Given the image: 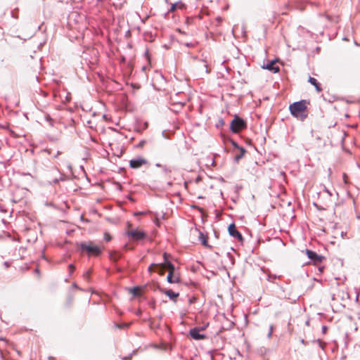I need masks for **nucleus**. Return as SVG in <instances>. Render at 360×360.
<instances>
[{
    "mask_svg": "<svg viewBox=\"0 0 360 360\" xmlns=\"http://www.w3.org/2000/svg\"><path fill=\"white\" fill-rule=\"evenodd\" d=\"M343 178H344L345 182L347 183V176L346 174H344Z\"/></svg>",
    "mask_w": 360,
    "mask_h": 360,
    "instance_id": "nucleus-25",
    "label": "nucleus"
},
{
    "mask_svg": "<svg viewBox=\"0 0 360 360\" xmlns=\"http://www.w3.org/2000/svg\"><path fill=\"white\" fill-rule=\"evenodd\" d=\"M127 235L135 240H140L146 237V233L143 231L138 229L128 230Z\"/></svg>",
    "mask_w": 360,
    "mask_h": 360,
    "instance_id": "nucleus-5",
    "label": "nucleus"
},
{
    "mask_svg": "<svg viewBox=\"0 0 360 360\" xmlns=\"http://www.w3.org/2000/svg\"><path fill=\"white\" fill-rule=\"evenodd\" d=\"M79 246L82 252L86 253L88 256H98L103 250L92 241L81 243Z\"/></svg>",
    "mask_w": 360,
    "mask_h": 360,
    "instance_id": "nucleus-2",
    "label": "nucleus"
},
{
    "mask_svg": "<svg viewBox=\"0 0 360 360\" xmlns=\"http://www.w3.org/2000/svg\"><path fill=\"white\" fill-rule=\"evenodd\" d=\"M157 271L160 276H163L165 274V270L167 269L166 262L164 261L163 264H157L156 266Z\"/></svg>",
    "mask_w": 360,
    "mask_h": 360,
    "instance_id": "nucleus-14",
    "label": "nucleus"
},
{
    "mask_svg": "<svg viewBox=\"0 0 360 360\" xmlns=\"http://www.w3.org/2000/svg\"><path fill=\"white\" fill-rule=\"evenodd\" d=\"M148 160L144 158H139L137 159L131 160L129 161V165L133 169H138L142 167L143 165H147Z\"/></svg>",
    "mask_w": 360,
    "mask_h": 360,
    "instance_id": "nucleus-7",
    "label": "nucleus"
},
{
    "mask_svg": "<svg viewBox=\"0 0 360 360\" xmlns=\"http://www.w3.org/2000/svg\"><path fill=\"white\" fill-rule=\"evenodd\" d=\"M205 327L203 328H192L189 333L192 338L200 340H204L205 339L206 336L203 334H201L200 332L201 330H205Z\"/></svg>",
    "mask_w": 360,
    "mask_h": 360,
    "instance_id": "nucleus-6",
    "label": "nucleus"
},
{
    "mask_svg": "<svg viewBox=\"0 0 360 360\" xmlns=\"http://www.w3.org/2000/svg\"><path fill=\"white\" fill-rule=\"evenodd\" d=\"M141 290L139 287H135V288H133L132 289H131V292L134 296H140L141 295Z\"/></svg>",
    "mask_w": 360,
    "mask_h": 360,
    "instance_id": "nucleus-17",
    "label": "nucleus"
},
{
    "mask_svg": "<svg viewBox=\"0 0 360 360\" xmlns=\"http://www.w3.org/2000/svg\"><path fill=\"white\" fill-rule=\"evenodd\" d=\"M264 69H266L274 73L278 72L280 70V68L277 65V60H272L266 65H264L262 66Z\"/></svg>",
    "mask_w": 360,
    "mask_h": 360,
    "instance_id": "nucleus-9",
    "label": "nucleus"
},
{
    "mask_svg": "<svg viewBox=\"0 0 360 360\" xmlns=\"http://www.w3.org/2000/svg\"><path fill=\"white\" fill-rule=\"evenodd\" d=\"M156 266H157V264H152L149 267H148V271L151 273L153 271H155L157 270L156 269Z\"/></svg>",
    "mask_w": 360,
    "mask_h": 360,
    "instance_id": "nucleus-20",
    "label": "nucleus"
},
{
    "mask_svg": "<svg viewBox=\"0 0 360 360\" xmlns=\"http://www.w3.org/2000/svg\"><path fill=\"white\" fill-rule=\"evenodd\" d=\"M104 238L106 241H110L112 239V237L108 233H104Z\"/></svg>",
    "mask_w": 360,
    "mask_h": 360,
    "instance_id": "nucleus-21",
    "label": "nucleus"
},
{
    "mask_svg": "<svg viewBox=\"0 0 360 360\" xmlns=\"http://www.w3.org/2000/svg\"><path fill=\"white\" fill-rule=\"evenodd\" d=\"M90 275H91V271H90V270H89V271H87L86 272H85V273L84 274V277L86 279H89V277H90Z\"/></svg>",
    "mask_w": 360,
    "mask_h": 360,
    "instance_id": "nucleus-22",
    "label": "nucleus"
},
{
    "mask_svg": "<svg viewBox=\"0 0 360 360\" xmlns=\"http://www.w3.org/2000/svg\"><path fill=\"white\" fill-rule=\"evenodd\" d=\"M199 239L200 240L202 244L205 247H209L208 245V237L205 236L202 232H200Z\"/></svg>",
    "mask_w": 360,
    "mask_h": 360,
    "instance_id": "nucleus-16",
    "label": "nucleus"
},
{
    "mask_svg": "<svg viewBox=\"0 0 360 360\" xmlns=\"http://www.w3.org/2000/svg\"><path fill=\"white\" fill-rule=\"evenodd\" d=\"M159 290L162 292L167 295L171 300H175L179 295L178 292H174L172 290H165L163 288H159Z\"/></svg>",
    "mask_w": 360,
    "mask_h": 360,
    "instance_id": "nucleus-10",
    "label": "nucleus"
},
{
    "mask_svg": "<svg viewBox=\"0 0 360 360\" xmlns=\"http://www.w3.org/2000/svg\"><path fill=\"white\" fill-rule=\"evenodd\" d=\"M167 280L170 283H177L180 281V277L178 274H172L169 272L167 275Z\"/></svg>",
    "mask_w": 360,
    "mask_h": 360,
    "instance_id": "nucleus-12",
    "label": "nucleus"
},
{
    "mask_svg": "<svg viewBox=\"0 0 360 360\" xmlns=\"http://www.w3.org/2000/svg\"><path fill=\"white\" fill-rule=\"evenodd\" d=\"M163 257H164V261L166 262V266H167L166 269H168L169 273L171 272L172 274H174V266L168 260V255L166 252H165L163 254Z\"/></svg>",
    "mask_w": 360,
    "mask_h": 360,
    "instance_id": "nucleus-11",
    "label": "nucleus"
},
{
    "mask_svg": "<svg viewBox=\"0 0 360 360\" xmlns=\"http://www.w3.org/2000/svg\"><path fill=\"white\" fill-rule=\"evenodd\" d=\"M305 252L307 257L312 260L314 264H321L325 259L323 256L319 255L310 250H306Z\"/></svg>",
    "mask_w": 360,
    "mask_h": 360,
    "instance_id": "nucleus-4",
    "label": "nucleus"
},
{
    "mask_svg": "<svg viewBox=\"0 0 360 360\" xmlns=\"http://www.w3.org/2000/svg\"><path fill=\"white\" fill-rule=\"evenodd\" d=\"M309 105V101L301 100L290 104L289 110L293 117L298 120L304 121L308 116V106Z\"/></svg>",
    "mask_w": 360,
    "mask_h": 360,
    "instance_id": "nucleus-1",
    "label": "nucleus"
},
{
    "mask_svg": "<svg viewBox=\"0 0 360 360\" xmlns=\"http://www.w3.org/2000/svg\"><path fill=\"white\" fill-rule=\"evenodd\" d=\"M308 82L315 87L317 92L322 91L323 89L320 84L317 82V80L315 78L309 77L308 79Z\"/></svg>",
    "mask_w": 360,
    "mask_h": 360,
    "instance_id": "nucleus-13",
    "label": "nucleus"
},
{
    "mask_svg": "<svg viewBox=\"0 0 360 360\" xmlns=\"http://www.w3.org/2000/svg\"><path fill=\"white\" fill-rule=\"evenodd\" d=\"M68 268H69L70 274H72L75 271V266L73 264H70L68 266Z\"/></svg>",
    "mask_w": 360,
    "mask_h": 360,
    "instance_id": "nucleus-24",
    "label": "nucleus"
},
{
    "mask_svg": "<svg viewBox=\"0 0 360 360\" xmlns=\"http://www.w3.org/2000/svg\"><path fill=\"white\" fill-rule=\"evenodd\" d=\"M271 333H272V328H271L270 331L269 333V335H268L269 337H271Z\"/></svg>",
    "mask_w": 360,
    "mask_h": 360,
    "instance_id": "nucleus-26",
    "label": "nucleus"
},
{
    "mask_svg": "<svg viewBox=\"0 0 360 360\" xmlns=\"http://www.w3.org/2000/svg\"><path fill=\"white\" fill-rule=\"evenodd\" d=\"M240 154H239L238 155H237L236 157V160H238L240 158H241L244 155V154L245 153V150L243 148H240Z\"/></svg>",
    "mask_w": 360,
    "mask_h": 360,
    "instance_id": "nucleus-18",
    "label": "nucleus"
},
{
    "mask_svg": "<svg viewBox=\"0 0 360 360\" xmlns=\"http://www.w3.org/2000/svg\"><path fill=\"white\" fill-rule=\"evenodd\" d=\"M145 144H146V141L143 140L139 143V144L137 145V147L141 148L144 146Z\"/></svg>",
    "mask_w": 360,
    "mask_h": 360,
    "instance_id": "nucleus-23",
    "label": "nucleus"
},
{
    "mask_svg": "<svg viewBox=\"0 0 360 360\" xmlns=\"http://www.w3.org/2000/svg\"><path fill=\"white\" fill-rule=\"evenodd\" d=\"M246 127L245 122L239 117H236L233 119L231 124V130L235 132L238 133L241 130L244 129Z\"/></svg>",
    "mask_w": 360,
    "mask_h": 360,
    "instance_id": "nucleus-3",
    "label": "nucleus"
},
{
    "mask_svg": "<svg viewBox=\"0 0 360 360\" xmlns=\"http://www.w3.org/2000/svg\"><path fill=\"white\" fill-rule=\"evenodd\" d=\"M120 255L118 254H110V259L114 262H117L119 259Z\"/></svg>",
    "mask_w": 360,
    "mask_h": 360,
    "instance_id": "nucleus-19",
    "label": "nucleus"
},
{
    "mask_svg": "<svg viewBox=\"0 0 360 360\" xmlns=\"http://www.w3.org/2000/svg\"><path fill=\"white\" fill-rule=\"evenodd\" d=\"M229 234L235 238H237L240 242L243 241V237L241 233L238 231L236 226L234 224H231L228 227Z\"/></svg>",
    "mask_w": 360,
    "mask_h": 360,
    "instance_id": "nucleus-8",
    "label": "nucleus"
},
{
    "mask_svg": "<svg viewBox=\"0 0 360 360\" xmlns=\"http://www.w3.org/2000/svg\"><path fill=\"white\" fill-rule=\"evenodd\" d=\"M184 8H185V5L182 2L175 3L172 5V6L169 9V12H174L177 8L184 9Z\"/></svg>",
    "mask_w": 360,
    "mask_h": 360,
    "instance_id": "nucleus-15",
    "label": "nucleus"
}]
</instances>
